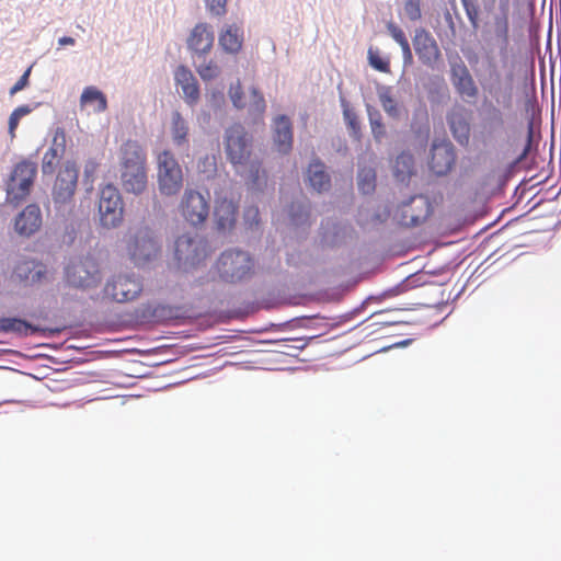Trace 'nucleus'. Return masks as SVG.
Wrapping results in <instances>:
<instances>
[{
	"mask_svg": "<svg viewBox=\"0 0 561 561\" xmlns=\"http://www.w3.org/2000/svg\"><path fill=\"white\" fill-rule=\"evenodd\" d=\"M215 35L213 27L207 23H197L187 38V48L193 58H205L213 48Z\"/></svg>",
	"mask_w": 561,
	"mask_h": 561,
	"instance_id": "obj_20",
	"label": "nucleus"
},
{
	"mask_svg": "<svg viewBox=\"0 0 561 561\" xmlns=\"http://www.w3.org/2000/svg\"><path fill=\"white\" fill-rule=\"evenodd\" d=\"M162 249L159 234L150 227L137 228L128 238L127 252L137 267H144L154 261Z\"/></svg>",
	"mask_w": 561,
	"mask_h": 561,
	"instance_id": "obj_4",
	"label": "nucleus"
},
{
	"mask_svg": "<svg viewBox=\"0 0 561 561\" xmlns=\"http://www.w3.org/2000/svg\"><path fill=\"white\" fill-rule=\"evenodd\" d=\"M174 81L182 88L185 102L194 106L201 98L198 81L187 66L180 65L174 72Z\"/></svg>",
	"mask_w": 561,
	"mask_h": 561,
	"instance_id": "obj_23",
	"label": "nucleus"
},
{
	"mask_svg": "<svg viewBox=\"0 0 561 561\" xmlns=\"http://www.w3.org/2000/svg\"><path fill=\"white\" fill-rule=\"evenodd\" d=\"M194 66L197 73L204 81H210L220 75V68L218 65L213 60L207 62L206 57L195 58Z\"/></svg>",
	"mask_w": 561,
	"mask_h": 561,
	"instance_id": "obj_44",
	"label": "nucleus"
},
{
	"mask_svg": "<svg viewBox=\"0 0 561 561\" xmlns=\"http://www.w3.org/2000/svg\"><path fill=\"white\" fill-rule=\"evenodd\" d=\"M174 259L185 271L201 264L208 254V241L198 233H183L173 245Z\"/></svg>",
	"mask_w": 561,
	"mask_h": 561,
	"instance_id": "obj_6",
	"label": "nucleus"
},
{
	"mask_svg": "<svg viewBox=\"0 0 561 561\" xmlns=\"http://www.w3.org/2000/svg\"><path fill=\"white\" fill-rule=\"evenodd\" d=\"M412 342H413V339L401 340V341L396 342L389 346L382 347L379 352H387L391 348H404V347L409 346Z\"/></svg>",
	"mask_w": 561,
	"mask_h": 561,
	"instance_id": "obj_62",
	"label": "nucleus"
},
{
	"mask_svg": "<svg viewBox=\"0 0 561 561\" xmlns=\"http://www.w3.org/2000/svg\"><path fill=\"white\" fill-rule=\"evenodd\" d=\"M19 124H20V121L13 114H10L9 121H8V133L12 139L15 137V130H16Z\"/></svg>",
	"mask_w": 561,
	"mask_h": 561,
	"instance_id": "obj_61",
	"label": "nucleus"
},
{
	"mask_svg": "<svg viewBox=\"0 0 561 561\" xmlns=\"http://www.w3.org/2000/svg\"><path fill=\"white\" fill-rule=\"evenodd\" d=\"M351 227L336 218L327 217L319 227L320 242L323 247L335 249L342 247L350 234Z\"/></svg>",
	"mask_w": 561,
	"mask_h": 561,
	"instance_id": "obj_18",
	"label": "nucleus"
},
{
	"mask_svg": "<svg viewBox=\"0 0 561 561\" xmlns=\"http://www.w3.org/2000/svg\"><path fill=\"white\" fill-rule=\"evenodd\" d=\"M306 178L308 185L317 193L328 192L331 188V176L320 158L311 160L306 171Z\"/></svg>",
	"mask_w": 561,
	"mask_h": 561,
	"instance_id": "obj_26",
	"label": "nucleus"
},
{
	"mask_svg": "<svg viewBox=\"0 0 561 561\" xmlns=\"http://www.w3.org/2000/svg\"><path fill=\"white\" fill-rule=\"evenodd\" d=\"M184 219L192 226L203 225L209 216V192L206 195L192 188H186L180 203Z\"/></svg>",
	"mask_w": 561,
	"mask_h": 561,
	"instance_id": "obj_13",
	"label": "nucleus"
},
{
	"mask_svg": "<svg viewBox=\"0 0 561 561\" xmlns=\"http://www.w3.org/2000/svg\"><path fill=\"white\" fill-rule=\"evenodd\" d=\"M244 32L241 26L236 23L226 24L221 28L218 36L219 47L229 55H238L243 46Z\"/></svg>",
	"mask_w": 561,
	"mask_h": 561,
	"instance_id": "obj_25",
	"label": "nucleus"
},
{
	"mask_svg": "<svg viewBox=\"0 0 561 561\" xmlns=\"http://www.w3.org/2000/svg\"><path fill=\"white\" fill-rule=\"evenodd\" d=\"M447 124L454 139L461 146L467 147L470 141V124L462 114L447 115Z\"/></svg>",
	"mask_w": 561,
	"mask_h": 561,
	"instance_id": "obj_30",
	"label": "nucleus"
},
{
	"mask_svg": "<svg viewBox=\"0 0 561 561\" xmlns=\"http://www.w3.org/2000/svg\"><path fill=\"white\" fill-rule=\"evenodd\" d=\"M368 65L383 73L390 72V60L388 57H383L378 48L369 47L367 51Z\"/></svg>",
	"mask_w": 561,
	"mask_h": 561,
	"instance_id": "obj_46",
	"label": "nucleus"
},
{
	"mask_svg": "<svg viewBox=\"0 0 561 561\" xmlns=\"http://www.w3.org/2000/svg\"><path fill=\"white\" fill-rule=\"evenodd\" d=\"M197 173L203 181H210L217 176V156L215 153H206L197 159Z\"/></svg>",
	"mask_w": 561,
	"mask_h": 561,
	"instance_id": "obj_38",
	"label": "nucleus"
},
{
	"mask_svg": "<svg viewBox=\"0 0 561 561\" xmlns=\"http://www.w3.org/2000/svg\"><path fill=\"white\" fill-rule=\"evenodd\" d=\"M461 4L463 7L466 16L474 32H477L480 28V13H481V7L478 2V0H460Z\"/></svg>",
	"mask_w": 561,
	"mask_h": 561,
	"instance_id": "obj_45",
	"label": "nucleus"
},
{
	"mask_svg": "<svg viewBox=\"0 0 561 561\" xmlns=\"http://www.w3.org/2000/svg\"><path fill=\"white\" fill-rule=\"evenodd\" d=\"M228 93L234 108L243 110L245 107L244 93L239 81L237 84L230 85Z\"/></svg>",
	"mask_w": 561,
	"mask_h": 561,
	"instance_id": "obj_48",
	"label": "nucleus"
},
{
	"mask_svg": "<svg viewBox=\"0 0 561 561\" xmlns=\"http://www.w3.org/2000/svg\"><path fill=\"white\" fill-rule=\"evenodd\" d=\"M357 188L363 195H371L376 191L377 174L373 168H360L356 175Z\"/></svg>",
	"mask_w": 561,
	"mask_h": 561,
	"instance_id": "obj_40",
	"label": "nucleus"
},
{
	"mask_svg": "<svg viewBox=\"0 0 561 561\" xmlns=\"http://www.w3.org/2000/svg\"><path fill=\"white\" fill-rule=\"evenodd\" d=\"M244 225L252 229L260 224V211L256 206H248L243 210Z\"/></svg>",
	"mask_w": 561,
	"mask_h": 561,
	"instance_id": "obj_52",
	"label": "nucleus"
},
{
	"mask_svg": "<svg viewBox=\"0 0 561 561\" xmlns=\"http://www.w3.org/2000/svg\"><path fill=\"white\" fill-rule=\"evenodd\" d=\"M224 148L229 163L239 170L253 159V136L242 124L236 123L225 129Z\"/></svg>",
	"mask_w": 561,
	"mask_h": 561,
	"instance_id": "obj_5",
	"label": "nucleus"
},
{
	"mask_svg": "<svg viewBox=\"0 0 561 561\" xmlns=\"http://www.w3.org/2000/svg\"><path fill=\"white\" fill-rule=\"evenodd\" d=\"M266 110L264 98H257L250 101L249 113L253 115H262Z\"/></svg>",
	"mask_w": 561,
	"mask_h": 561,
	"instance_id": "obj_57",
	"label": "nucleus"
},
{
	"mask_svg": "<svg viewBox=\"0 0 561 561\" xmlns=\"http://www.w3.org/2000/svg\"><path fill=\"white\" fill-rule=\"evenodd\" d=\"M191 318L190 308L185 305H169L158 302V324L185 321Z\"/></svg>",
	"mask_w": 561,
	"mask_h": 561,
	"instance_id": "obj_31",
	"label": "nucleus"
},
{
	"mask_svg": "<svg viewBox=\"0 0 561 561\" xmlns=\"http://www.w3.org/2000/svg\"><path fill=\"white\" fill-rule=\"evenodd\" d=\"M62 154H59L55 149H49L44 153L42 159V173L43 175H53L56 168L61 159Z\"/></svg>",
	"mask_w": 561,
	"mask_h": 561,
	"instance_id": "obj_47",
	"label": "nucleus"
},
{
	"mask_svg": "<svg viewBox=\"0 0 561 561\" xmlns=\"http://www.w3.org/2000/svg\"><path fill=\"white\" fill-rule=\"evenodd\" d=\"M392 173L397 182L409 184L416 174L415 159L409 150H402L394 160Z\"/></svg>",
	"mask_w": 561,
	"mask_h": 561,
	"instance_id": "obj_27",
	"label": "nucleus"
},
{
	"mask_svg": "<svg viewBox=\"0 0 561 561\" xmlns=\"http://www.w3.org/2000/svg\"><path fill=\"white\" fill-rule=\"evenodd\" d=\"M444 19H445V22H446L448 28L450 30L451 34L455 36L456 35V24L454 22L453 15L449 12V10H446L444 12Z\"/></svg>",
	"mask_w": 561,
	"mask_h": 561,
	"instance_id": "obj_64",
	"label": "nucleus"
},
{
	"mask_svg": "<svg viewBox=\"0 0 561 561\" xmlns=\"http://www.w3.org/2000/svg\"><path fill=\"white\" fill-rule=\"evenodd\" d=\"M228 0H204L206 9L211 15L222 16L227 13Z\"/></svg>",
	"mask_w": 561,
	"mask_h": 561,
	"instance_id": "obj_53",
	"label": "nucleus"
},
{
	"mask_svg": "<svg viewBox=\"0 0 561 561\" xmlns=\"http://www.w3.org/2000/svg\"><path fill=\"white\" fill-rule=\"evenodd\" d=\"M531 153L528 148H523L522 151L512 160L517 167H519Z\"/></svg>",
	"mask_w": 561,
	"mask_h": 561,
	"instance_id": "obj_63",
	"label": "nucleus"
},
{
	"mask_svg": "<svg viewBox=\"0 0 561 561\" xmlns=\"http://www.w3.org/2000/svg\"><path fill=\"white\" fill-rule=\"evenodd\" d=\"M144 290L142 279L136 273L110 277L103 287V297L117 304L136 300Z\"/></svg>",
	"mask_w": 561,
	"mask_h": 561,
	"instance_id": "obj_7",
	"label": "nucleus"
},
{
	"mask_svg": "<svg viewBox=\"0 0 561 561\" xmlns=\"http://www.w3.org/2000/svg\"><path fill=\"white\" fill-rule=\"evenodd\" d=\"M99 220L103 228L118 227L123 221L124 202L119 190L114 184H106L99 192Z\"/></svg>",
	"mask_w": 561,
	"mask_h": 561,
	"instance_id": "obj_11",
	"label": "nucleus"
},
{
	"mask_svg": "<svg viewBox=\"0 0 561 561\" xmlns=\"http://www.w3.org/2000/svg\"><path fill=\"white\" fill-rule=\"evenodd\" d=\"M215 268L221 282L236 285L249 282L253 277L255 262L248 251L230 248L220 253Z\"/></svg>",
	"mask_w": 561,
	"mask_h": 561,
	"instance_id": "obj_2",
	"label": "nucleus"
},
{
	"mask_svg": "<svg viewBox=\"0 0 561 561\" xmlns=\"http://www.w3.org/2000/svg\"><path fill=\"white\" fill-rule=\"evenodd\" d=\"M494 34L499 42L500 55L505 56L510 45V20L507 10L501 7V13L494 18Z\"/></svg>",
	"mask_w": 561,
	"mask_h": 561,
	"instance_id": "obj_32",
	"label": "nucleus"
},
{
	"mask_svg": "<svg viewBox=\"0 0 561 561\" xmlns=\"http://www.w3.org/2000/svg\"><path fill=\"white\" fill-rule=\"evenodd\" d=\"M80 101L82 104H92L96 103V112L101 113L107 108V99L106 95L95 87H87L84 88Z\"/></svg>",
	"mask_w": 561,
	"mask_h": 561,
	"instance_id": "obj_42",
	"label": "nucleus"
},
{
	"mask_svg": "<svg viewBox=\"0 0 561 561\" xmlns=\"http://www.w3.org/2000/svg\"><path fill=\"white\" fill-rule=\"evenodd\" d=\"M505 121L504 114L494 104H490L483 112L482 127L489 138H493L504 130Z\"/></svg>",
	"mask_w": 561,
	"mask_h": 561,
	"instance_id": "obj_28",
	"label": "nucleus"
},
{
	"mask_svg": "<svg viewBox=\"0 0 561 561\" xmlns=\"http://www.w3.org/2000/svg\"><path fill=\"white\" fill-rule=\"evenodd\" d=\"M387 30L396 43L405 37L403 30L393 22L387 24Z\"/></svg>",
	"mask_w": 561,
	"mask_h": 561,
	"instance_id": "obj_59",
	"label": "nucleus"
},
{
	"mask_svg": "<svg viewBox=\"0 0 561 561\" xmlns=\"http://www.w3.org/2000/svg\"><path fill=\"white\" fill-rule=\"evenodd\" d=\"M414 51L419 61L433 71L443 68V54L435 37L424 27H417L412 38Z\"/></svg>",
	"mask_w": 561,
	"mask_h": 561,
	"instance_id": "obj_12",
	"label": "nucleus"
},
{
	"mask_svg": "<svg viewBox=\"0 0 561 561\" xmlns=\"http://www.w3.org/2000/svg\"><path fill=\"white\" fill-rule=\"evenodd\" d=\"M121 183L125 192L140 195L147 188L146 156L136 140L128 139L119 149Z\"/></svg>",
	"mask_w": 561,
	"mask_h": 561,
	"instance_id": "obj_1",
	"label": "nucleus"
},
{
	"mask_svg": "<svg viewBox=\"0 0 561 561\" xmlns=\"http://www.w3.org/2000/svg\"><path fill=\"white\" fill-rule=\"evenodd\" d=\"M449 79L456 93L466 102L472 103L479 96V87L469 68L457 51L447 54Z\"/></svg>",
	"mask_w": 561,
	"mask_h": 561,
	"instance_id": "obj_10",
	"label": "nucleus"
},
{
	"mask_svg": "<svg viewBox=\"0 0 561 561\" xmlns=\"http://www.w3.org/2000/svg\"><path fill=\"white\" fill-rule=\"evenodd\" d=\"M378 98H379V101H380V103L382 105L383 111L391 118H394V119L400 118V116H401L400 106L398 105L397 101L390 94L389 88L381 87L378 90Z\"/></svg>",
	"mask_w": 561,
	"mask_h": 561,
	"instance_id": "obj_43",
	"label": "nucleus"
},
{
	"mask_svg": "<svg viewBox=\"0 0 561 561\" xmlns=\"http://www.w3.org/2000/svg\"><path fill=\"white\" fill-rule=\"evenodd\" d=\"M293 138L294 133L290 118L285 114L277 115L274 121L273 141L278 152L283 154L289 153L293 149Z\"/></svg>",
	"mask_w": 561,
	"mask_h": 561,
	"instance_id": "obj_24",
	"label": "nucleus"
},
{
	"mask_svg": "<svg viewBox=\"0 0 561 561\" xmlns=\"http://www.w3.org/2000/svg\"><path fill=\"white\" fill-rule=\"evenodd\" d=\"M134 316L140 324H158V301L140 304L135 309Z\"/></svg>",
	"mask_w": 561,
	"mask_h": 561,
	"instance_id": "obj_41",
	"label": "nucleus"
},
{
	"mask_svg": "<svg viewBox=\"0 0 561 561\" xmlns=\"http://www.w3.org/2000/svg\"><path fill=\"white\" fill-rule=\"evenodd\" d=\"M311 318H320V316L319 314L311 316V317L302 316V317L293 318V319H290L288 321H285L283 323H271L270 324V330L282 331L285 328L291 325L293 323H298V322H301L304 320L311 319Z\"/></svg>",
	"mask_w": 561,
	"mask_h": 561,
	"instance_id": "obj_56",
	"label": "nucleus"
},
{
	"mask_svg": "<svg viewBox=\"0 0 561 561\" xmlns=\"http://www.w3.org/2000/svg\"><path fill=\"white\" fill-rule=\"evenodd\" d=\"M239 203L232 197L216 194L214 202V221L219 232L231 231L237 224Z\"/></svg>",
	"mask_w": 561,
	"mask_h": 561,
	"instance_id": "obj_17",
	"label": "nucleus"
},
{
	"mask_svg": "<svg viewBox=\"0 0 561 561\" xmlns=\"http://www.w3.org/2000/svg\"><path fill=\"white\" fill-rule=\"evenodd\" d=\"M41 105H42L41 102L23 104V105L18 106L16 108H14L11 114H13L19 121H21L24 116L31 114L33 111H35Z\"/></svg>",
	"mask_w": 561,
	"mask_h": 561,
	"instance_id": "obj_55",
	"label": "nucleus"
},
{
	"mask_svg": "<svg viewBox=\"0 0 561 561\" xmlns=\"http://www.w3.org/2000/svg\"><path fill=\"white\" fill-rule=\"evenodd\" d=\"M243 168H245V170L242 175L245 180L247 185L253 190H261L263 186V182L261 180V160L254 157L253 159L250 160V162H247V164Z\"/></svg>",
	"mask_w": 561,
	"mask_h": 561,
	"instance_id": "obj_39",
	"label": "nucleus"
},
{
	"mask_svg": "<svg viewBox=\"0 0 561 561\" xmlns=\"http://www.w3.org/2000/svg\"><path fill=\"white\" fill-rule=\"evenodd\" d=\"M0 324V333H13L19 336H30L39 334L45 337H53L61 332L60 328L34 324L19 316L1 317Z\"/></svg>",
	"mask_w": 561,
	"mask_h": 561,
	"instance_id": "obj_16",
	"label": "nucleus"
},
{
	"mask_svg": "<svg viewBox=\"0 0 561 561\" xmlns=\"http://www.w3.org/2000/svg\"><path fill=\"white\" fill-rule=\"evenodd\" d=\"M32 72V66L26 68V70L22 73V76L19 78V80L10 88L9 94L14 95L18 92L25 89L30 83V76Z\"/></svg>",
	"mask_w": 561,
	"mask_h": 561,
	"instance_id": "obj_54",
	"label": "nucleus"
},
{
	"mask_svg": "<svg viewBox=\"0 0 561 561\" xmlns=\"http://www.w3.org/2000/svg\"><path fill=\"white\" fill-rule=\"evenodd\" d=\"M42 222L39 205L31 203L14 217V230L21 237H31L41 229Z\"/></svg>",
	"mask_w": 561,
	"mask_h": 561,
	"instance_id": "obj_21",
	"label": "nucleus"
},
{
	"mask_svg": "<svg viewBox=\"0 0 561 561\" xmlns=\"http://www.w3.org/2000/svg\"><path fill=\"white\" fill-rule=\"evenodd\" d=\"M404 12L411 22L421 20V0H404Z\"/></svg>",
	"mask_w": 561,
	"mask_h": 561,
	"instance_id": "obj_50",
	"label": "nucleus"
},
{
	"mask_svg": "<svg viewBox=\"0 0 561 561\" xmlns=\"http://www.w3.org/2000/svg\"><path fill=\"white\" fill-rule=\"evenodd\" d=\"M430 170L436 176H446L455 167L457 153L455 146L447 138H435L431 145Z\"/></svg>",
	"mask_w": 561,
	"mask_h": 561,
	"instance_id": "obj_15",
	"label": "nucleus"
},
{
	"mask_svg": "<svg viewBox=\"0 0 561 561\" xmlns=\"http://www.w3.org/2000/svg\"><path fill=\"white\" fill-rule=\"evenodd\" d=\"M100 163L96 161V159L90 158L85 161L83 175L87 181L94 175Z\"/></svg>",
	"mask_w": 561,
	"mask_h": 561,
	"instance_id": "obj_60",
	"label": "nucleus"
},
{
	"mask_svg": "<svg viewBox=\"0 0 561 561\" xmlns=\"http://www.w3.org/2000/svg\"><path fill=\"white\" fill-rule=\"evenodd\" d=\"M79 179V169L73 160H66L59 169L51 187V201L60 210L73 201Z\"/></svg>",
	"mask_w": 561,
	"mask_h": 561,
	"instance_id": "obj_8",
	"label": "nucleus"
},
{
	"mask_svg": "<svg viewBox=\"0 0 561 561\" xmlns=\"http://www.w3.org/2000/svg\"><path fill=\"white\" fill-rule=\"evenodd\" d=\"M539 138H535L533 121L527 123L526 139L523 148H528V151L535 156L538 154Z\"/></svg>",
	"mask_w": 561,
	"mask_h": 561,
	"instance_id": "obj_51",
	"label": "nucleus"
},
{
	"mask_svg": "<svg viewBox=\"0 0 561 561\" xmlns=\"http://www.w3.org/2000/svg\"><path fill=\"white\" fill-rule=\"evenodd\" d=\"M37 163L23 159L18 162L4 181L5 201L19 207L31 194L37 175Z\"/></svg>",
	"mask_w": 561,
	"mask_h": 561,
	"instance_id": "obj_3",
	"label": "nucleus"
},
{
	"mask_svg": "<svg viewBox=\"0 0 561 561\" xmlns=\"http://www.w3.org/2000/svg\"><path fill=\"white\" fill-rule=\"evenodd\" d=\"M49 149H55L56 152L64 156L66 151V131L64 127L55 128Z\"/></svg>",
	"mask_w": 561,
	"mask_h": 561,
	"instance_id": "obj_49",
	"label": "nucleus"
},
{
	"mask_svg": "<svg viewBox=\"0 0 561 561\" xmlns=\"http://www.w3.org/2000/svg\"><path fill=\"white\" fill-rule=\"evenodd\" d=\"M415 203H420V208L424 210L423 214L409 215L407 210L402 209L399 214V225L404 228H416L423 225L433 214V206L427 196L423 194L411 195L400 203V207L407 208Z\"/></svg>",
	"mask_w": 561,
	"mask_h": 561,
	"instance_id": "obj_19",
	"label": "nucleus"
},
{
	"mask_svg": "<svg viewBox=\"0 0 561 561\" xmlns=\"http://www.w3.org/2000/svg\"><path fill=\"white\" fill-rule=\"evenodd\" d=\"M66 283L73 288L88 289L95 287L100 282V271L96 264L89 259L70 261L65 267Z\"/></svg>",
	"mask_w": 561,
	"mask_h": 561,
	"instance_id": "obj_14",
	"label": "nucleus"
},
{
	"mask_svg": "<svg viewBox=\"0 0 561 561\" xmlns=\"http://www.w3.org/2000/svg\"><path fill=\"white\" fill-rule=\"evenodd\" d=\"M421 285H423V282H421V276L417 273L410 274L404 279H402L400 283L396 284L392 287L385 289L379 295H376V301L380 302L386 298L401 295V294L405 293L407 290L419 287Z\"/></svg>",
	"mask_w": 561,
	"mask_h": 561,
	"instance_id": "obj_35",
	"label": "nucleus"
},
{
	"mask_svg": "<svg viewBox=\"0 0 561 561\" xmlns=\"http://www.w3.org/2000/svg\"><path fill=\"white\" fill-rule=\"evenodd\" d=\"M47 275L46 266L35 260H23L15 264L12 277L24 287L34 286L43 282Z\"/></svg>",
	"mask_w": 561,
	"mask_h": 561,
	"instance_id": "obj_22",
	"label": "nucleus"
},
{
	"mask_svg": "<svg viewBox=\"0 0 561 561\" xmlns=\"http://www.w3.org/2000/svg\"><path fill=\"white\" fill-rule=\"evenodd\" d=\"M188 123L179 111H173L171 114V136L172 141L176 147H184L188 145Z\"/></svg>",
	"mask_w": 561,
	"mask_h": 561,
	"instance_id": "obj_34",
	"label": "nucleus"
},
{
	"mask_svg": "<svg viewBox=\"0 0 561 561\" xmlns=\"http://www.w3.org/2000/svg\"><path fill=\"white\" fill-rule=\"evenodd\" d=\"M366 112L373 138L376 142L380 144L382 139L387 136L386 126L382 122V115L378 108L370 104H366Z\"/></svg>",
	"mask_w": 561,
	"mask_h": 561,
	"instance_id": "obj_37",
	"label": "nucleus"
},
{
	"mask_svg": "<svg viewBox=\"0 0 561 561\" xmlns=\"http://www.w3.org/2000/svg\"><path fill=\"white\" fill-rule=\"evenodd\" d=\"M341 106L343 110V118L348 131V136L353 141L359 142L362 140L363 134L358 115L353 108L350 107L348 102L344 98H341Z\"/></svg>",
	"mask_w": 561,
	"mask_h": 561,
	"instance_id": "obj_36",
	"label": "nucleus"
},
{
	"mask_svg": "<svg viewBox=\"0 0 561 561\" xmlns=\"http://www.w3.org/2000/svg\"><path fill=\"white\" fill-rule=\"evenodd\" d=\"M286 214L291 226L299 228L308 225L311 216L310 203L305 199H294L288 204Z\"/></svg>",
	"mask_w": 561,
	"mask_h": 561,
	"instance_id": "obj_29",
	"label": "nucleus"
},
{
	"mask_svg": "<svg viewBox=\"0 0 561 561\" xmlns=\"http://www.w3.org/2000/svg\"><path fill=\"white\" fill-rule=\"evenodd\" d=\"M518 168L514 162H508L500 176V183L506 184L514 176Z\"/></svg>",
	"mask_w": 561,
	"mask_h": 561,
	"instance_id": "obj_58",
	"label": "nucleus"
},
{
	"mask_svg": "<svg viewBox=\"0 0 561 561\" xmlns=\"http://www.w3.org/2000/svg\"><path fill=\"white\" fill-rule=\"evenodd\" d=\"M413 134V146L419 151H424L428 145L431 127L428 118L425 115L422 118H413L410 125Z\"/></svg>",
	"mask_w": 561,
	"mask_h": 561,
	"instance_id": "obj_33",
	"label": "nucleus"
},
{
	"mask_svg": "<svg viewBox=\"0 0 561 561\" xmlns=\"http://www.w3.org/2000/svg\"><path fill=\"white\" fill-rule=\"evenodd\" d=\"M158 187L163 196H175L183 187V172L182 168L169 150H163L158 156Z\"/></svg>",
	"mask_w": 561,
	"mask_h": 561,
	"instance_id": "obj_9",
	"label": "nucleus"
}]
</instances>
